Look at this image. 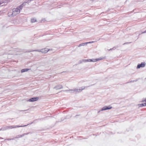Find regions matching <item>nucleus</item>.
<instances>
[{
  "label": "nucleus",
  "mask_w": 146,
  "mask_h": 146,
  "mask_svg": "<svg viewBox=\"0 0 146 146\" xmlns=\"http://www.w3.org/2000/svg\"><path fill=\"white\" fill-rule=\"evenodd\" d=\"M86 44H87V43L85 42L80 44L78 46L80 47V46H84Z\"/></svg>",
  "instance_id": "f8f14e48"
},
{
  "label": "nucleus",
  "mask_w": 146,
  "mask_h": 146,
  "mask_svg": "<svg viewBox=\"0 0 146 146\" xmlns=\"http://www.w3.org/2000/svg\"><path fill=\"white\" fill-rule=\"evenodd\" d=\"M104 57H101L97 59H84L83 60V61L84 62H95L99 60H102L104 59Z\"/></svg>",
  "instance_id": "f03ea898"
},
{
  "label": "nucleus",
  "mask_w": 146,
  "mask_h": 146,
  "mask_svg": "<svg viewBox=\"0 0 146 146\" xmlns=\"http://www.w3.org/2000/svg\"><path fill=\"white\" fill-rule=\"evenodd\" d=\"M146 33V31H144L142 33Z\"/></svg>",
  "instance_id": "dca6fc26"
},
{
  "label": "nucleus",
  "mask_w": 146,
  "mask_h": 146,
  "mask_svg": "<svg viewBox=\"0 0 146 146\" xmlns=\"http://www.w3.org/2000/svg\"><path fill=\"white\" fill-rule=\"evenodd\" d=\"M1 3H0V5H1Z\"/></svg>",
  "instance_id": "a211bd4d"
},
{
  "label": "nucleus",
  "mask_w": 146,
  "mask_h": 146,
  "mask_svg": "<svg viewBox=\"0 0 146 146\" xmlns=\"http://www.w3.org/2000/svg\"><path fill=\"white\" fill-rule=\"evenodd\" d=\"M86 87L85 86H83L80 88L79 89H75L74 90V92H81L82 90L84 89Z\"/></svg>",
  "instance_id": "20e7f679"
},
{
  "label": "nucleus",
  "mask_w": 146,
  "mask_h": 146,
  "mask_svg": "<svg viewBox=\"0 0 146 146\" xmlns=\"http://www.w3.org/2000/svg\"><path fill=\"white\" fill-rule=\"evenodd\" d=\"M145 65V63L144 62H142L141 64H138L137 68H143L144 67Z\"/></svg>",
  "instance_id": "39448f33"
},
{
  "label": "nucleus",
  "mask_w": 146,
  "mask_h": 146,
  "mask_svg": "<svg viewBox=\"0 0 146 146\" xmlns=\"http://www.w3.org/2000/svg\"><path fill=\"white\" fill-rule=\"evenodd\" d=\"M24 134H23L22 135H18L17 136V138H19V137H21L23 136H24Z\"/></svg>",
  "instance_id": "4468645a"
},
{
  "label": "nucleus",
  "mask_w": 146,
  "mask_h": 146,
  "mask_svg": "<svg viewBox=\"0 0 146 146\" xmlns=\"http://www.w3.org/2000/svg\"><path fill=\"white\" fill-rule=\"evenodd\" d=\"M26 125L24 126H16V125H13L11 126H10L8 127L9 128V129H12V128H16L17 127H23L24 126H25Z\"/></svg>",
  "instance_id": "6e6552de"
},
{
  "label": "nucleus",
  "mask_w": 146,
  "mask_h": 146,
  "mask_svg": "<svg viewBox=\"0 0 146 146\" xmlns=\"http://www.w3.org/2000/svg\"><path fill=\"white\" fill-rule=\"evenodd\" d=\"M26 3L25 2L22 4L18 7L16 8H14L13 9L12 11H10L8 13V15L9 17H12L15 16L19 14L20 12V10H21L22 7L25 5Z\"/></svg>",
  "instance_id": "f257e3e1"
},
{
  "label": "nucleus",
  "mask_w": 146,
  "mask_h": 146,
  "mask_svg": "<svg viewBox=\"0 0 146 146\" xmlns=\"http://www.w3.org/2000/svg\"><path fill=\"white\" fill-rule=\"evenodd\" d=\"M49 50V49H48L47 48H44L43 49H42L40 50H34L32 51H31L30 52L32 51H38L39 52H41L43 53H46L47 52H48Z\"/></svg>",
  "instance_id": "7ed1b4c3"
},
{
  "label": "nucleus",
  "mask_w": 146,
  "mask_h": 146,
  "mask_svg": "<svg viewBox=\"0 0 146 146\" xmlns=\"http://www.w3.org/2000/svg\"><path fill=\"white\" fill-rule=\"evenodd\" d=\"M144 101L145 102V103H143L141 104H139L138 105V106L139 107H143V106H146V99H145V100Z\"/></svg>",
  "instance_id": "9d476101"
},
{
  "label": "nucleus",
  "mask_w": 146,
  "mask_h": 146,
  "mask_svg": "<svg viewBox=\"0 0 146 146\" xmlns=\"http://www.w3.org/2000/svg\"><path fill=\"white\" fill-rule=\"evenodd\" d=\"M112 108V107L111 106H105L103 107L101 111H103L106 110H108L111 109Z\"/></svg>",
  "instance_id": "423d86ee"
},
{
  "label": "nucleus",
  "mask_w": 146,
  "mask_h": 146,
  "mask_svg": "<svg viewBox=\"0 0 146 146\" xmlns=\"http://www.w3.org/2000/svg\"><path fill=\"white\" fill-rule=\"evenodd\" d=\"M38 99V97L33 98H31L28 100V101L30 102H34L37 100Z\"/></svg>",
  "instance_id": "0eeeda50"
},
{
  "label": "nucleus",
  "mask_w": 146,
  "mask_h": 146,
  "mask_svg": "<svg viewBox=\"0 0 146 146\" xmlns=\"http://www.w3.org/2000/svg\"><path fill=\"white\" fill-rule=\"evenodd\" d=\"M63 88L62 86L61 85H58L56 86L55 87H54V89H55L56 90H58L60 89H62Z\"/></svg>",
  "instance_id": "1a4fd4ad"
},
{
  "label": "nucleus",
  "mask_w": 146,
  "mask_h": 146,
  "mask_svg": "<svg viewBox=\"0 0 146 146\" xmlns=\"http://www.w3.org/2000/svg\"><path fill=\"white\" fill-rule=\"evenodd\" d=\"M36 21V19L35 18H33L31 19V21L32 23L35 22Z\"/></svg>",
  "instance_id": "ddd939ff"
},
{
  "label": "nucleus",
  "mask_w": 146,
  "mask_h": 146,
  "mask_svg": "<svg viewBox=\"0 0 146 146\" xmlns=\"http://www.w3.org/2000/svg\"><path fill=\"white\" fill-rule=\"evenodd\" d=\"M29 70V69L28 68H25L21 70V72L22 73L24 72H27Z\"/></svg>",
  "instance_id": "9b49d317"
},
{
  "label": "nucleus",
  "mask_w": 146,
  "mask_h": 146,
  "mask_svg": "<svg viewBox=\"0 0 146 146\" xmlns=\"http://www.w3.org/2000/svg\"><path fill=\"white\" fill-rule=\"evenodd\" d=\"M112 50V49H111L110 50Z\"/></svg>",
  "instance_id": "f3484780"
},
{
  "label": "nucleus",
  "mask_w": 146,
  "mask_h": 146,
  "mask_svg": "<svg viewBox=\"0 0 146 146\" xmlns=\"http://www.w3.org/2000/svg\"><path fill=\"white\" fill-rule=\"evenodd\" d=\"M93 42H94L93 41H91V42L90 41V42H86V43H87V44H88V43H92Z\"/></svg>",
  "instance_id": "2eb2a0df"
}]
</instances>
